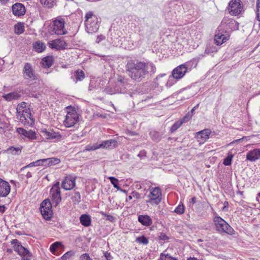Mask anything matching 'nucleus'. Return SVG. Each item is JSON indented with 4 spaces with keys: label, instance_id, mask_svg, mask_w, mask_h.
Segmentation results:
<instances>
[{
    "label": "nucleus",
    "instance_id": "4",
    "mask_svg": "<svg viewBox=\"0 0 260 260\" xmlns=\"http://www.w3.org/2000/svg\"><path fill=\"white\" fill-rule=\"evenodd\" d=\"M216 229L221 233H225L228 234H232L233 229L220 216H216L213 218Z\"/></svg>",
    "mask_w": 260,
    "mask_h": 260
},
{
    "label": "nucleus",
    "instance_id": "17",
    "mask_svg": "<svg viewBox=\"0 0 260 260\" xmlns=\"http://www.w3.org/2000/svg\"><path fill=\"white\" fill-rule=\"evenodd\" d=\"M13 14L16 16H21L25 14L26 10L24 6L19 3L14 4L12 7Z\"/></svg>",
    "mask_w": 260,
    "mask_h": 260
},
{
    "label": "nucleus",
    "instance_id": "58",
    "mask_svg": "<svg viewBox=\"0 0 260 260\" xmlns=\"http://www.w3.org/2000/svg\"><path fill=\"white\" fill-rule=\"evenodd\" d=\"M105 37L103 35H99L97 37V38H96V43H100L101 41L104 40L105 39Z\"/></svg>",
    "mask_w": 260,
    "mask_h": 260
},
{
    "label": "nucleus",
    "instance_id": "52",
    "mask_svg": "<svg viewBox=\"0 0 260 260\" xmlns=\"http://www.w3.org/2000/svg\"><path fill=\"white\" fill-rule=\"evenodd\" d=\"M158 238L160 240H162L164 241H168L169 240V237L165 234L163 233H160L158 236Z\"/></svg>",
    "mask_w": 260,
    "mask_h": 260
},
{
    "label": "nucleus",
    "instance_id": "20",
    "mask_svg": "<svg viewBox=\"0 0 260 260\" xmlns=\"http://www.w3.org/2000/svg\"><path fill=\"white\" fill-rule=\"evenodd\" d=\"M125 87L119 89L117 85H109L107 87L103 90V92L108 94H114L116 93H124L125 92Z\"/></svg>",
    "mask_w": 260,
    "mask_h": 260
},
{
    "label": "nucleus",
    "instance_id": "10",
    "mask_svg": "<svg viewBox=\"0 0 260 260\" xmlns=\"http://www.w3.org/2000/svg\"><path fill=\"white\" fill-rule=\"evenodd\" d=\"M23 76L25 79L29 81H33L38 79L35 70L33 69L31 64L28 62L24 64L23 69Z\"/></svg>",
    "mask_w": 260,
    "mask_h": 260
},
{
    "label": "nucleus",
    "instance_id": "43",
    "mask_svg": "<svg viewBox=\"0 0 260 260\" xmlns=\"http://www.w3.org/2000/svg\"><path fill=\"white\" fill-rule=\"evenodd\" d=\"M158 260H177V259L173 257L168 254L161 253Z\"/></svg>",
    "mask_w": 260,
    "mask_h": 260
},
{
    "label": "nucleus",
    "instance_id": "30",
    "mask_svg": "<svg viewBox=\"0 0 260 260\" xmlns=\"http://www.w3.org/2000/svg\"><path fill=\"white\" fill-rule=\"evenodd\" d=\"M3 97L7 101L16 100L20 97V94L17 92H12L4 95Z\"/></svg>",
    "mask_w": 260,
    "mask_h": 260
},
{
    "label": "nucleus",
    "instance_id": "25",
    "mask_svg": "<svg viewBox=\"0 0 260 260\" xmlns=\"http://www.w3.org/2000/svg\"><path fill=\"white\" fill-rule=\"evenodd\" d=\"M228 40L227 37L222 34V32H220L219 30L216 32L214 37V41L217 45H221Z\"/></svg>",
    "mask_w": 260,
    "mask_h": 260
},
{
    "label": "nucleus",
    "instance_id": "18",
    "mask_svg": "<svg viewBox=\"0 0 260 260\" xmlns=\"http://www.w3.org/2000/svg\"><path fill=\"white\" fill-rule=\"evenodd\" d=\"M211 131L209 129H205L197 132L196 134L195 137L198 140L200 143H204L209 138L211 134Z\"/></svg>",
    "mask_w": 260,
    "mask_h": 260
},
{
    "label": "nucleus",
    "instance_id": "32",
    "mask_svg": "<svg viewBox=\"0 0 260 260\" xmlns=\"http://www.w3.org/2000/svg\"><path fill=\"white\" fill-rule=\"evenodd\" d=\"M34 47L36 51L41 53L45 50L46 48V45L42 42L37 41L34 43Z\"/></svg>",
    "mask_w": 260,
    "mask_h": 260
},
{
    "label": "nucleus",
    "instance_id": "8",
    "mask_svg": "<svg viewBox=\"0 0 260 260\" xmlns=\"http://www.w3.org/2000/svg\"><path fill=\"white\" fill-rule=\"evenodd\" d=\"M50 197L53 204H55L56 206L61 202V193L59 187V182H57L55 183L50 191Z\"/></svg>",
    "mask_w": 260,
    "mask_h": 260
},
{
    "label": "nucleus",
    "instance_id": "27",
    "mask_svg": "<svg viewBox=\"0 0 260 260\" xmlns=\"http://www.w3.org/2000/svg\"><path fill=\"white\" fill-rule=\"evenodd\" d=\"M53 57L52 56H47L42 59L41 63L44 68H48L53 64Z\"/></svg>",
    "mask_w": 260,
    "mask_h": 260
},
{
    "label": "nucleus",
    "instance_id": "37",
    "mask_svg": "<svg viewBox=\"0 0 260 260\" xmlns=\"http://www.w3.org/2000/svg\"><path fill=\"white\" fill-rule=\"evenodd\" d=\"M102 148L101 143H98L93 144H89L85 147V150L88 151L95 150L98 149Z\"/></svg>",
    "mask_w": 260,
    "mask_h": 260
},
{
    "label": "nucleus",
    "instance_id": "53",
    "mask_svg": "<svg viewBox=\"0 0 260 260\" xmlns=\"http://www.w3.org/2000/svg\"><path fill=\"white\" fill-rule=\"evenodd\" d=\"M74 200L78 203H79L81 201V196L79 192H76L73 197Z\"/></svg>",
    "mask_w": 260,
    "mask_h": 260
},
{
    "label": "nucleus",
    "instance_id": "21",
    "mask_svg": "<svg viewBox=\"0 0 260 260\" xmlns=\"http://www.w3.org/2000/svg\"><path fill=\"white\" fill-rule=\"evenodd\" d=\"M104 81L101 80L99 81H96L95 82L93 81L91 82L88 87V90L92 92L94 91L100 92L103 89L102 86L104 85Z\"/></svg>",
    "mask_w": 260,
    "mask_h": 260
},
{
    "label": "nucleus",
    "instance_id": "9",
    "mask_svg": "<svg viewBox=\"0 0 260 260\" xmlns=\"http://www.w3.org/2000/svg\"><path fill=\"white\" fill-rule=\"evenodd\" d=\"M148 197L149 200L147 201L151 204L158 205L161 201V191L159 187L152 188Z\"/></svg>",
    "mask_w": 260,
    "mask_h": 260
},
{
    "label": "nucleus",
    "instance_id": "12",
    "mask_svg": "<svg viewBox=\"0 0 260 260\" xmlns=\"http://www.w3.org/2000/svg\"><path fill=\"white\" fill-rule=\"evenodd\" d=\"M24 125H32L34 123V119L31 114L30 109L26 110L22 115L17 117Z\"/></svg>",
    "mask_w": 260,
    "mask_h": 260
},
{
    "label": "nucleus",
    "instance_id": "5",
    "mask_svg": "<svg viewBox=\"0 0 260 260\" xmlns=\"http://www.w3.org/2000/svg\"><path fill=\"white\" fill-rule=\"evenodd\" d=\"M64 19L61 17H57L53 21L50 28L56 35H62L67 34V30L64 27Z\"/></svg>",
    "mask_w": 260,
    "mask_h": 260
},
{
    "label": "nucleus",
    "instance_id": "41",
    "mask_svg": "<svg viewBox=\"0 0 260 260\" xmlns=\"http://www.w3.org/2000/svg\"><path fill=\"white\" fill-rule=\"evenodd\" d=\"M61 243L59 242H56L52 244L50 247V250L52 253H55L57 249L61 247Z\"/></svg>",
    "mask_w": 260,
    "mask_h": 260
},
{
    "label": "nucleus",
    "instance_id": "63",
    "mask_svg": "<svg viewBox=\"0 0 260 260\" xmlns=\"http://www.w3.org/2000/svg\"><path fill=\"white\" fill-rule=\"evenodd\" d=\"M4 126V125H0V133H3L5 132Z\"/></svg>",
    "mask_w": 260,
    "mask_h": 260
},
{
    "label": "nucleus",
    "instance_id": "23",
    "mask_svg": "<svg viewBox=\"0 0 260 260\" xmlns=\"http://www.w3.org/2000/svg\"><path fill=\"white\" fill-rule=\"evenodd\" d=\"M138 220L141 224L146 226H150L152 224V220L148 215H139Z\"/></svg>",
    "mask_w": 260,
    "mask_h": 260
},
{
    "label": "nucleus",
    "instance_id": "1",
    "mask_svg": "<svg viewBox=\"0 0 260 260\" xmlns=\"http://www.w3.org/2000/svg\"><path fill=\"white\" fill-rule=\"evenodd\" d=\"M125 69L132 80L138 82L142 81L149 75L154 74L156 70L155 64L152 61L139 60L128 61Z\"/></svg>",
    "mask_w": 260,
    "mask_h": 260
},
{
    "label": "nucleus",
    "instance_id": "60",
    "mask_svg": "<svg viewBox=\"0 0 260 260\" xmlns=\"http://www.w3.org/2000/svg\"><path fill=\"white\" fill-rule=\"evenodd\" d=\"M36 162H38L37 165H36V166H44V164L43 159L37 160L36 161Z\"/></svg>",
    "mask_w": 260,
    "mask_h": 260
},
{
    "label": "nucleus",
    "instance_id": "15",
    "mask_svg": "<svg viewBox=\"0 0 260 260\" xmlns=\"http://www.w3.org/2000/svg\"><path fill=\"white\" fill-rule=\"evenodd\" d=\"M187 71L186 67L183 64H182L173 70L172 75L173 78L180 79L183 77Z\"/></svg>",
    "mask_w": 260,
    "mask_h": 260
},
{
    "label": "nucleus",
    "instance_id": "39",
    "mask_svg": "<svg viewBox=\"0 0 260 260\" xmlns=\"http://www.w3.org/2000/svg\"><path fill=\"white\" fill-rule=\"evenodd\" d=\"M15 32L17 35H20L24 30V26L21 23H18L15 25Z\"/></svg>",
    "mask_w": 260,
    "mask_h": 260
},
{
    "label": "nucleus",
    "instance_id": "33",
    "mask_svg": "<svg viewBox=\"0 0 260 260\" xmlns=\"http://www.w3.org/2000/svg\"><path fill=\"white\" fill-rule=\"evenodd\" d=\"M22 150V147H14L12 146L9 147L7 150V152L8 153L13 155H19L21 153Z\"/></svg>",
    "mask_w": 260,
    "mask_h": 260
},
{
    "label": "nucleus",
    "instance_id": "44",
    "mask_svg": "<svg viewBox=\"0 0 260 260\" xmlns=\"http://www.w3.org/2000/svg\"><path fill=\"white\" fill-rule=\"evenodd\" d=\"M182 124V122L180 121H177L175 122L172 126L170 131L171 133L175 132L178 128H179Z\"/></svg>",
    "mask_w": 260,
    "mask_h": 260
},
{
    "label": "nucleus",
    "instance_id": "59",
    "mask_svg": "<svg viewBox=\"0 0 260 260\" xmlns=\"http://www.w3.org/2000/svg\"><path fill=\"white\" fill-rule=\"evenodd\" d=\"M104 256L106 257L107 260H112V256L110 253L107 251L104 252Z\"/></svg>",
    "mask_w": 260,
    "mask_h": 260
},
{
    "label": "nucleus",
    "instance_id": "49",
    "mask_svg": "<svg viewBox=\"0 0 260 260\" xmlns=\"http://www.w3.org/2000/svg\"><path fill=\"white\" fill-rule=\"evenodd\" d=\"M72 255V251H68L61 257V258L62 260H69Z\"/></svg>",
    "mask_w": 260,
    "mask_h": 260
},
{
    "label": "nucleus",
    "instance_id": "2",
    "mask_svg": "<svg viewBox=\"0 0 260 260\" xmlns=\"http://www.w3.org/2000/svg\"><path fill=\"white\" fill-rule=\"evenodd\" d=\"M84 24L86 32L90 34L96 32L100 27L98 18L92 11H88L86 13Z\"/></svg>",
    "mask_w": 260,
    "mask_h": 260
},
{
    "label": "nucleus",
    "instance_id": "36",
    "mask_svg": "<svg viewBox=\"0 0 260 260\" xmlns=\"http://www.w3.org/2000/svg\"><path fill=\"white\" fill-rule=\"evenodd\" d=\"M40 3L44 7L51 8L56 4V0H40Z\"/></svg>",
    "mask_w": 260,
    "mask_h": 260
},
{
    "label": "nucleus",
    "instance_id": "26",
    "mask_svg": "<svg viewBox=\"0 0 260 260\" xmlns=\"http://www.w3.org/2000/svg\"><path fill=\"white\" fill-rule=\"evenodd\" d=\"M72 78L76 83L78 81H81L85 78V74L82 70H77L74 72Z\"/></svg>",
    "mask_w": 260,
    "mask_h": 260
},
{
    "label": "nucleus",
    "instance_id": "35",
    "mask_svg": "<svg viewBox=\"0 0 260 260\" xmlns=\"http://www.w3.org/2000/svg\"><path fill=\"white\" fill-rule=\"evenodd\" d=\"M62 138V136L58 132H55L53 130H51L50 134V138L48 140H51L55 141H59Z\"/></svg>",
    "mask_w": 260,
    "mask_h": 260
},
{
    "label": "nucleus",
    "instance_id": "34",
    "mask_svg": "<svg viewBox=\"0 0 260 260\" xmlns=\"http://www.w3.org/2000/svg\"><path fill=\"white\" fill-rule=\"evenodd\" d=\"M186 67L187 70L190 71L192 68H196L198 64V60L196 59H193L189 61L183 63Z\"/></svg>",
    "mask_w": 260,
    "mask_h": 260
},
{
    "label": "nucleus",
    "instance_id": "13",
    "mask_svg": "<svg viewBox=\"0 0 260 260\" xmlns=\"http://www.w3.org/2000/svg\"><path fill=\"white\" fill-rule=\"evenodd\" d=\"M48 46L52 49L60 50L66 49L68 46V44L64 40L63 38H61L50 41L48 43Z\"/></svg>",
    "mask_w": 260,
    "mask_h": 260
},
{
    "label": "nucleus",
    "instance_id": "16",
    "mask_svg": "<svg viewBox=\"0 0 260 260\" xmlns=\"http://www.w3.org/2000/svg\"><path fill=\"white\" fill-rule=\"evenodd\" d=\"M11 186L9 183L0 178V197H7L10 193Z\"/></svg>",
    "mask_w": 260,
    "mask_h": 260
},
{
    "label": "nucleus",
    "instance_id": "57",
    "mask_svg": "<svg viewBox=\"0 0 260 260\" xmlns=\"http://www.w3.org/2000/svg\"><path fill=\"white\" fill-rule=\"evenodd\" d=\"M102 214L103 215L105 216L106 217L107 220H109L110 221H113L115 219L114 217H113V216L104 213L103 212H102Z\"/></svg>",
    "mask_w": 260,
    "mask_h": 260
},
{
    "label": "nucleus",
    "instance_id": "14",
    "mask_svg": "<svg viewBox=\"0 0 260 260\" xmlns=\"http://www.w3.org/2000/svg\"><path fill=\"white\" fill-rule=\"evenodd\" d=\"M76 185V177L69 175L66 176L61 184V187L65 190H71L73 189Z\"/></svg>",
    "mask_w": 260,
    "mask_h": 260
},
{
    "label": "nucleus",
    "instance_id": "24",
    "mask_svg": "<svg viewBox=\"0 0 260 260\" xmlns=\"http://www.w3.org/2000/svg\"><path fill=\"white\" fill-rule=\"evenodd\" d=\"M102 148L111 149L118 146V142L113 139L103 141L101 143Z\"/></svg>",
    "mask_w": 260,
    "mask_h": 260
},
{
    "label": "nucleus",
    "instance_id": "48",
    "mask_svg": "<svg viewBox=\"0 0 260 260\" xmlns=\"http://www.w3.org/2000/svg\"><path fill=\"white\" fill-rule=\"evenodd\" d=\"M41 133L43 137L46 139H49L50 138V134L51 133V130L47 131L46 128L42 129L41 131Z\"/></svg>",
    "mask_w": 260,
    "mask_h": 260
},
{
    "label": "nucleus",
    "instance_id": "64",
    "mask_svg": "<svg viewBox=\"0 0 260 260\" xmlns=\"http://www.w3.org/2000/svg\"><path fill=\"white\" fill-rule=\"evenodd\" d=\"M25 176L27 178H29L31 177V174L29 172H27L26 174L25 175Z\"/></svg>",
    "mask_w": 260,
    "mask_h": 260
},
{
    "label": "nucleus",
    "instance_id": "42",
    "mask_svg": "<svg viewBox=\"0 0 260 260\" xmlns=\"http://www.w3.org/2000/svg\"><path fill=\"white\" fill-rule=\"evenodd\" d=\"M108 179L110 181L111 184L113 185L114 188H116L117 189H119L120 187L118 185V180L114 177H108Z\"/></svg>",
    "mask_w": 260,
    "mask_h": 260
},
{
    "label": "nucleus",
    "instance_id": "40",
    "mask_svg": "<svg viewBox=\"0 0 260 260\" xmlns=\"http://www.w3.org/2000/svg\"><path fill=\"white\" fill-rule=\"evenodd\" d=\"M150 137L152 139L156 142L159 141L161 139V136L158 132L152 131L150 133Z\"/></svg>",
    "mask_w": 260,
    "mask_h": 260
},
{
    "label": "nucleus",
    "instance_id": "47",
    "mask_svg": "<svg viewBox=\"0 0 260 260\" xmlns=\"http://www.w3.org/2000/svg\"><path fill=\"white\" fill-rule=\"evenodd\" d=\"M174 212L178 214H183L184 212V207L182 204H180L175 208Z\"/></svg>",
    "mask_w": 260,
    "mask_h": 260
},
{
    "label": "nucleus",
    "instance_id": "56",
    "mask_svg": "<svg viewBox=\"0 0 260 260\" xmlns=\"http://www.w3.org/2000/svg\"><path fill=\"white\" fill-rule=\"evenodd\" d=\"M80 259L81 260H92V258H91L87 253H84L81 255L80 256Z\"/></svg>",
    "mask_w": 260,
    "mask_h": 260
},
{
    "label": "nucleus",
    "instance_id": "46",
    "mask_svg": "<svg viewBox=\"0 0 260 260\" xmlns=\"http://www.w3.org/2000/svg\"><path fill=\"white\" fill-rule=\"evenodd\" d=\"M256 19L260 21V0H257L256 2Z\"/></svg>",
    "mask_w": 260,
    "mask_h": 260
},
{
    "label": "nucleus",
    "instance_id": "50",
    "mask_svg": "<svg viewBox=\"0 0 260 260\" xmlns=\"http://www.w3.org/2000/svg\"><path fill=\"white\" fill-rule=\"evenodd\" d=\"M191 117L192 114H190L189 113H188L185 116H184L180 121V122H182V123L187 122L191 119Z\"/></svg>",
    "mask_w": 260,
    "mask_h": 260
},
{
    "label": "nucleus",
    "instance_id": "29",
    "mask_svg": "<svg viewBox=\"0 0 260 260\" xmlns=\"http://www.w3.org/2000/svg\"><path fill=\"white\" fill-rule=\"evenodd\" d=\"M80 221L82 225L87 227L90 225L91 219L90 215L88 214H83L80 217Z\"/></svg>",
    "mask_w": 260,
    "mask_h": 260
},
{
    "label": "nucleus",
    "instance_id": "3",
    "mask_svg": "<svg viewBox=\"0 0 260 260\" xmlns=\"http://www.w3.org/2000/svg\"><path fill=\"white\" fill-rule=\"evenodd\" d=\"M67 113L63 121L64 125L67 127L73 126L78 121L79 116L77 112L72 107H67Z\"/></svg>",
    "mask_w": 260,
    "mask_h": 260
},
{
    "label": "nucleus",
    "instance_id": "11",
    "mask_svg": "<svg viewBox=\"0 0 260 260\" xmlns=\"http://www.w3.org/2000/svg\"><path fill=\"white\" fill-rule=\"evenodd\" d=\"M230 13L233 16L238 15L242 10L240 0H232L229 4Z\"/></svg>",
    "mask_w": 260,
    "mask_h": 260
},
{
    "label": "nucleus",
    "instance_id": "28",
    "mask_svg": "<svg viewBox=\"0 0 260 260\" xmlns=\"http://www.w3.org/2000/svg\"><path fill=\"white\" fill-rule=\"evenodd\" d=\"M44 166L46 167L58 164L60 162V159L55 157H50L43 159Z\"/></svg>",
    "mask_w": 260,
    "mask_h": 260
},
{
    "label": "nucleus",
    "instance_id": "62",
    "mask_svg": "<svg viewBox=\"0 0 260 260\" xmlns=\"http://www.w3.org/2000/svg\"><path fill=\"white\" fill-rule=\"evenodd\" d=\"M196 202V198L193 197L190 199V201L189 202L190 203H192V204H194Z\"/></svg>",
    "mask_w": 260,
    "mask_h": 260
},
{
    "label": "nucleus",
    "instance_id": "45",
    "mask_svg": "<svg viewBox=\"0 0 260 260\" xmlns=\"http://www.w3.org/2000/svg\"><path fill=\"white\" fill-rule=\"evenodd\" d=\"M233 156L232 154L228 153V156L224 158L223 164L225 166L230 165L232 163Z\"/></svg>",
    "mask_w": 260,
    "mask_h": 260
},
{
    "label": "nucleus",
    "instance_id": "31",
    "mask_svg": "<svg viewBox=\"0 0 260 260\" xmlns=\"http://www.w3.org/2000/svg\"><path fill=\"white\" fill-rule=\"evenodd\" d=\"M27 104L25 102H22L18 104L16 108L17 110V116L19 117V115L23 114L26 110L29 109L27 106Z\"/></svg>",
    "mask_w": 260,
    "mask_h": 260
},
{
    "label": "nucleus",
    "instance_id": "6",
    "mask_svg": "<svg viewBox=\"0 0 260 260\" xmlns=\"http://www.w3.org/2000/svg\"><path fill=\"white\" fill-rule=\"evenodd\" d=\"M11 244L13 245L15 251L21 256L22 260H30L31 253L27 249L22 246L17 239H13L11 241Z\"/></svg>",
    "mask_w": 260,
    "mask_h": 260
},
{
    "label": "nucleus",
    "instance_id": "19",
    "mask_svg": "<svg viewBox=\"0 0 260 260\" xmlns=\"http://www.w3.org/2000/svg\"><path fill=\"white\" fill-rule=\"evenodd\" d=\"M16 132L21 136H23L29 140L36 139V134L32 130L26 131L23 128L19 127L17 128Z\"/></svg>",
    "mask_w": 260,
    "mask_h": 260
},
{
    "label": "nucleus",
    "instance_id": "7",
    "mask_svg": "<svg viewBox=\"0 0 260 260\" xmlns=\"http://www.w3.org/2000/svg\"><path fill=\"white\" fill-rule=\"evenodd\" d=\"M40 212L43 217L49 220L52 217V204L49 199H46L43 201L40 205Z\"/></svg>",
    "mask_w": 260,
    "mask_h": 260
},
{
    "label": "nucleus",
    "instance_id": "61",
    "mask_svg": "<svg viewBox=\"0 0 260 260\" xmlns=\"http://www.w3.org/2000/svg\"><path fill=\"white\" fill-rule=\"evenodd\" d=\"M6 209V207L5 205H0V213H4Z\"/></svg>",
    "mask_w": 260,
    "mask_h": 260
},
{
    "label": "nucleus",
    "instance_id": "22",
    "mask_svg": "<svg viewBox=\"0 0 260 260\" xmlns=\"http://www.w3.org/2000/svg\"><path fill=\"white\" fill-rule=\"evenodd\" d=\"M260 158V149H254L250 151L246 155L247 160L254 161Z\"/></svg>",
    "mask_w": 260,
    "mask_h": 260
},
{
    "label": "nucleus",
    "instance_id": "51",
    "mask_svg": "<svg viewBox=\"0 0 260 260\" xmlns=\"http://www.w3.org/2000/svg\"><path fill=\"white\" fill-rule=\"evenodd\" d=\"M117 82L119 83L123 87L126 83V80L122 76H119L117 78Z\"/></svg>",
    "mask_w": 260,
    "mask_h": 260
},
{
    "label": "nucleus",
    "instance_id": "38",
    "mask_svg": "<svg viewBox=\"0 0 260 260\" xmlns=\"http://www.w3.org/2000/svg\"><path fill=\"white\" fill-rule=\"evenodd\" d=\"M136 242L140 244L146 245L148 244L149 240L145 236H141L136 238Z\"/></svg>",
    "mask_w": 260,
    "mask_h": 260
},
{
    "label": "nucleus",
    "instance_id": "54",
    "mask_svg": "<svg viewBox=\"0 0 260 260\" xmlns=\"http://www.w3.org/2000/svg\"><path fill=\"white\" fill-rule=\"evenodd\" d=\"M146 151L144 150H142L140 151L139 153L138 154V156L141 159H142L146 157Z\"/></svg>",
    "mask_w": 260,
    "mask_h": 260
},
{
    "label": "nucleus",
    "instance_id": "55",
    "mask_svg": "<svg viewBox=\"0 0 260 260\" xmlns=\"http://www.w3.org/2000/svg\"><path fill=\"white\" fill-rule=\"evenodd\" d=\"M37 163H38V162H36V161L32 162L30 163L29 165L25 166V167L22 168L21 169V172L24 171L27 168L36 166V165H37Z\"/></svg>",
    "mask_w": 260,
    "mask_h": 260
}]
</instances>
